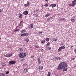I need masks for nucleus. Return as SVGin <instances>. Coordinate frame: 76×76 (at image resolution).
<instances>
[{"instance_id": "f257e3e1", "label": "nucleus", "mask_w": 76, "mask_h": 76, "mask_svg": "<svg viewBox=\"0 0 76 76\" xmlns=\"http://www.w3.org/2000/svg\"><path fill=\"white\" fill-rule=\"evenodd\" d=\"M67 63L65 62H61L60 64L58 67L57 68V70H63V71L66 72L67 70Z\"/></svg>"}, {"instance_id": "f03ea898", "label": "nucleus", "mask_w": 76, "mask_h": 76, "mask_svg": "<svg viewBox=\"0 0 76 76\" xmlns=\"http://www.w3.org/2000/svg\"><path fill=\"white\" fill-rule=\"evenodd\" d=\"M19 56L20 58H23L25 56H26V53H23L19 54Z\"/></svg>"}, {"instance_id": "7ed1b4c3", "label": "nucleus", "mask_w": 76, "mask_h": 76, "mask_svg": "<svg viewBox=\"0 0 76 76\" xmlns=\"http://www.w3.org/2000/svg\"><path fill=\"white\" fill-rule=\"evenodd\" d=\"M9 63L10 65H11V64H15V63H16V61H10Z\"/></svg>"}, {"instance_id": "20e7f679", "label": "nucleus", "mask_w": 76, "mask_h": 76, "mask_svg": "<svg viewBox=\"0 0 76 76\" xmlns=\"http://www.w3.org/2000/svg\"><path fill=\"white\" fill-rule=\"evenodd\" d=\"M12 54H6V55H4V56L7 57H12Z\"/></svg>"}, {"instance_id": "39448f33", "label": "nucleus", "mask_w": 76, "mask_h": 76, "mask_svg": "<svg viewBox=\"0 0 76 76\" xmlns=\"http://www.w3.org/2000/svg\"><path fill=\"white\" fill-rule=\"evenodd\" d=\"M30 5V4H29V2H27V4H24V6H25V7H27V6L29 7Z\"/></svg>"}, {"instance_id": "423d86ee", "label": "nucleus", "mask_w": 76, "mask_h": 76, "mask_svg": "<svg viewBox=\"0 0 76 76\" xmlns=\"http://www.w3.org/2000/svg\"><path fill=\"white\" fill-rule=\"evenodd\" d=\"M37 60L38 64H40L41 63V58L40 57L38 58Z\"/></svg>"}, {"instance_id": "0eeeda50", "label": "nucleus", "mask_w": 76, "mask_h": 76, "mask_svg": "<svg viewBox=\"0 0 76 76\" xmlns=\"http://www.w3.org/2000/svg\"><path fill=\"white\" fill-rule=\"evenodd\" d=\"M39 70H42L43 69V66H40L37 68Z\"/></svg>"}, {"instance_id": "6e6552de", "label": "nucleus", "mask_w": 76, "mask_h": 76, "mask_svg": "<svg viewBox=\"0 0 76 76\" xmlns=\"http://www.w3.org/2000/svg\"><path fill=\"white\" fill-rule=\"evenodd\" d=\"M18 52L19 53H22L23 51V49L20 48L18 49Z\"/></svg>"}, {"instance_id": "1a4fd4ad", "label": "nucleus", "mask_w": 76, "mask_h": 76, "mask_svg": "<svg viewBox=\"0 0 76 76\" xmlns=\"http://www.w3.org/2000/svg\"><path fill=\"white\" fill-rule=\"evenodd\" d=\"M23 14H24V15H27L28 14V11H25L23 13Z\"/></svg>"}, {"instance_id": "9d476101", "label": "nucleus", "mask_w": 76, "mask_h": 76, "mask_svg": "<svg viewBox=\"0 0 76 76\" xmlns=\"http://www.w3.org/2000/svg\"><path fill=\"white\" fill-rule=\"evenodd\" d=\"M76 3H75L73 4H69V6H75V5H76Z\"/></svg>"}, {"instance_id": "9b49d317", "label": "nucleus", "mask_w": 76, "mask_h": 76, "mask_svg": "<svg viewBox=\"0 0 76 76\" xmlns=\"http://www.w3.org/2000/svg\"><path fill=\"white\" fill-rule=\"evenodd\" d=\"M29 26V28H30V29H31V28H33V27L34 26V25L32 24H30Z\"/></svg>"}, {"instance_id": "f8f14e48", "label": "nucleus", "mask_w": 76, "mask_h": 76, "mask_svg": "<svg viewBox=\"0 0 76 76\" xmlns=\"http://www.w3.org/2000/svg\"><path fill=\"white\" fill-rule=\"evenodd\" d=\"M55 58L56 60H60L61 59V58H60L59 57H56Z\"/></svg>"}, {"instance_id": "ddd939ff", "label": "nucleus", "mask_w": 76, "mask_h": 76, "mask_svg": "<svg viewBox=\"0 0 76 76\" xmlns=\"http://www.w3.org/2000/svg\"><path fill=\"white\" fill-rule=\"evenodd\" d=\"M24 73H27V72H28V71L27 69L25 68L24 69Z\"/></svg>"}, {"instance_id": "4468645a", "label": "nucleus", "mask_w": 76, "mask_h": 76, "mask_svg": "<svg viewBox=\"0 0 76 76\" xmlns=\"http://www.w3.org/2000/svg\"><path fill=\"white\" fill-rule=\"evenodd\" d=\"M28 35H29V34L28 33H24V37H27V36H28Z\"/></svg>"}, {"instance_id": "2eb2a0df", "label": "nucleus", "mask_w": 76, "mask_h": 76, "mask_svg": "<svg viewBox=\"0 0 76 76\" xmlns=\"http://www.w3.org/2000/svg\"><path fill=\"white\" fill-rule=\"evenodd\" d=\"M60 49H61V50H63V49H64L65 48V47L64 46H61L60 47Z\"/></svg>"}, {"instance_id": "dca6fc26", "label": "nucleus", "mask_w": 76, "mask_h": 76, "mask_svg": "<svg viewBox=\"0 0 76 76\" xmlns=\"http://www.w3.org/2000/svg\"><path fill=\"white\" fill-rule=\"evenodd\" d=\"M2 67H3L4 66H6V64H4V63H2Z\"/></svg>"}, {"instance_id": "f3484780", "label": "nucleus", "mask_w": 76, "mask_h": 76, "mask_svg": "<svg viewBox=\"0 0 76 76\" xmlns=\"http://www.w3.org/2000/svg\"><path fill=\"white\" fill-rule=\"evenodd\" d=\"M51 6L53 7H54L55 6H56V4H51Z\"/></svg>"}, {"instance_id": "a211bd4d", "label": "nucleus", "mask_w": 76, "mask_h": 76, "mask_svg": "<svg viewBox=\"0 0 76 76\" xmlns=\"http://www.w3.org/2000/svg\"><path fill=\"white\" fill-rule=\"evenodd\" d=\"M19 17L20 18H22V14H21V13H19Z\"/></svg>"}, {"instance_id": "6ab92c4d", "label": "nucleus", "mask_w": 76, "mask_h": 76, "mask_svg": "<svg viewBox=\"0 0 76 76\" xmlns=\"http://www.w3.org/2000/svg\"><path fill=\"white\" fill-rule=\"evenodd\" d=\"M5 76V74L3 73H1L0 74V76Z\"/></svg>"}, {"instance_id": "aec40b11", "label": "nucleus", "mask_w": 76, "mask_h": 76, "mask_svg": "<svg viewBox=\"0 0 76 76\" xmlns=\"http://www.w3.org/2000/svg\"><path fill=\"white\" fill-rule=\"evenodd\" d=\"M50 15V14L48 13L47 14H46L45 15V17L46 18H47V17H48L49 16V15Z\"/></svg>"}, {"instance_id": "412c9836", "label": "nucleus", "mask_w": 76, "mask_h": 76, "mask_svg": "<svg viewBox=\"0 0 76 76\" xmlns=\"http://www.w3.org/2000/svg\"><path fill=\"white\" fill-rule=\"evenodd\" d=\"M20 29H16V30H15V31H14V32H18V31H20Z\"/></svg>"}, {"instance_id": "4be33fe9", "label": "nucleus", "mask_w": 76, "mask_h": 76, "mask_svg": "<svg viewBox=\"0 0 76 76\" xmlns=\"http://www.w3.org/2000/svg\"><path fill=\"white\" fill-rule=\"evenodd\" d=\"M41 43L44 44V43H45V40H44L43 41H41Z\"/></svg>"}, {"instance_id": "5701e85b", "label": "nucleus", "mask_w": 76, "mask_h": 76, "mask_svg": "<svg viewBox=\"0 0 76 76\" xmlns=\"http://www.w3.org/2000/svg\"><path fill=\"white\" fill-rule=\"evenodd\" d=\"M23 22V21H21L20 22V24L18 25V26H20L21 25V23H22Z\"/></svg>"}, {"instance_id": "b1692460", "label": "nucleus", "mask_w": 76, "mask_h": 76, "mask_svg": "<svg viewBox=\"0 0 76 76\" xmlns=\"http://www.w3.org/2000/svg\"><path fill=\"white\" fill-rule=\"evenodd\" d=\"M25 41H27V42H28L29 41V40L28 38H26L25 39Z\"/></svg>"}, {"instance_id": "393cba45", "label": "nucleus", "mask_w": 76, "mask_h": 76, "mask_svg": "<svg viewBox=\"0 0 76 76\" xmlns=\"http://www.w3.org/2000/svg\"><path fill=\"white\" fill-rule=\"evenodd\" d=\"M46 41H48L50 40V39H49V38H46Z\"/></svg>"}, {"instance_id": "a878e982", "label": "nucleus", "mask_w": 76, "mask_h": 76, "mask_svg": "<svg viewBox=\"0 0 76 76\" xmlns=\"http://www.w3.org/2000/svg\"><path fill=\"white\" fill-rule=\"evenodd\" d=\"M50 75H51V73L50 72H48V73L47 76H50Z\"/></svg>"}, {"instance_id": "bb28decb", "label": "nucleus", "mask_w": 76, "mask_h": 76, "mask_svg": "<svg viewBox=\"0 0 76 76\" xmlns=\"http://www.w3.org/2000/svg\"><path fill=\"white\" fill-rule=\"evenodd\" d=\"M26 32L25 30H23L21 31V33H24V32Z\"/></svg>"}, {"instance_id": "cd10ccee", "label": "nucleus", "mask_w": 76, "mask_h": 76, "mask_svg": "<svg viewBox=\"0 0 76 76\" xmlns=\"http://www.w3.org/2000/svg\"><path fill=\"white\" fill-rule=\"evenodd\" d=\"M21 37H25V33H23L21 34Z\"/></svg>"}, {"instance_id": "c85d7f7f", "label": "nucleus", "mask_w": 76, "mask_h": 76, "mask_svg": "<svg viewBox=\"0 0 76 76\" xmlns=\"http://www.w3.org/2000/svg\"><path fill=\"white\" fill-rule=\"evenodd\" d=\"M65 19L64 18H61L60 19V20H64Z\"/></svg>"}, {"instance_id": "c756f323", "label": "nucleus", "mask_w": 76, "mask_h": 76, "mask_svg": "<svg viewBox=\"0 0 76 76\" xmlns=\"http://www.w3.org/2000/svg\"><path fill=\"white\" fill-rule=\"evenodd\" d=\"M9 73H10V72L9 71H7L6 73V75L7 74H9Z\"/></svg>"}, {"instance_id": "7c9ffc66", "label": "nucleus", "mask_w": 76, "mask_h": 76, "mask_svg": "<svg viewBox=\"0 0 76 76\" xmlns=\"http://www.w3.org/2000/svg\"><path fill=\"white\" fill-rule=\"evenodd\" d=\"M52 17H50L49 18L47 19V21H48V20H50V19H52Z\"/></svg>"}, {"instance_id": "2f4dec72", "label": "nucleus", "mask_w": 76, "mask_h": 76, "mask_svg": "<svg viewBox=\"0 0 76 76\" xmlns=\"http://www.w3.org/2000/svg\"><path fill=\"white\" fill-rule=\"evenodd\" d=\"M53 40L54 41H57V39L54 38L53 39Z\"/></svg>"}, {"instance_id": "473e14b6", "label": "nucleus", "mask_w": 76, "mask_h": 76, "mask_svg": "<svg viewBox=\"0 0 76 76\" xmlns=\"http://www.w3.org/2000/svg\"><path fill=\"white\" fill-rule=\"evenodd\" d=\"M71 20L73 22H75V20H73L72 19H71Z\"/></svg>"}, {"instance_id": "72a5a7b5", "label": "nucleus", "mask_w": 76, "mask_h": 76, "mask_svg": "<svg viewBox=\"0 0 76 76\" xmlns=\"http://www.w3.org/2000/svg\"><path fill=\"white\" fill-rule=\"evenodd\" d=\"M24 60H25V59L23 58L20 60V61H24Z\"/></svg>"}, {"instance_id": "f704fd0d", "label": "nucleus", "mask_w": 76, "mask_h": 76, "mask_svg": "<svg viewBox=\"0 0 76 76\" xmlns=\"http://www.w3.org/2000/svg\"><path fill=\"white\" fill-rule=\"evenodd\" d=\"M50 43L49 42H48L47 44H46L47 46L48 45H50Z\"/></svg>"}, {"instance_id": "c9c22d12", "label": "nucleus", "mask_w": 76, "mask_h": 76, "mask_svg": "<svg viewBox=\"0 0 76 76\" xmlns=\"http://www.w3.org/2000/svg\"><path fill=\"white\" fill-rule=\"evenodd\" d=\"M51 49V47H48V50H50Z\"/></svg>"}, {"instance_id": "e433bc0d", "label": "nucleus", "mask_w": 76, "mask_h": 76, "mask_svg": "<svg viewBox=\"0 0 76 76\" xmlns=\"http://www.w3.org/2000/svg\"><path fill=\"white\" fill-rule=\"evenodd\" d=\"M44 6H46V7H47L48 6V4H46L45 5H44Z\"/></svg>"}, {"instance_id": "4c0bfd02", "label": "nucleus", "mask_w": 76, "mask_h": 76, "mask_svg": "<svg viewBox=\"0 0 76 76\" xmlns=\"http://www.w3.org/2000/svg\"><path fill=\"white\" fill-rule=\"evenodd\" d=\"M61 49H60V48H59V49L58 50V52H59V51H61Z\"/></svg>"}, {"instance_id": "58836bf2", "label": "nucleus", "mask_w": 76, "mask_h": 76, "mask_svg": "<svg viewBox=\"0 0 76 76\" xmlns=\"http://www.w3.org/2000/svg\"><path fill=\"white\" fill-rule=\"evenodd\" d=\"M76 0H75L74 1H73L72 2V3H75V2H76Z\"/></svg>"}, {"instance_id": "ea45409f", "label": "nucleus", "mask_w": 76, "mask_h": 76, "mask_svg": "<svg viewBox=\"0 0 76 76\" xmlns=\"http://www.w3.org/2000/svg\"><path fill=\"white\" fill-rule=\"evenodd\" d=\"M48 48H46L45 50H47V51L48 50Z\"/></svg>"}, {"instance_id": "a19ab883", "label": "nucleus", "mask_w": 76, "mask_h": 76, "mask_svg": "<svg viewBox=\"0 0 76 76\" xmlns=\"http://www.w3.org/2000/svg\"><path fill=\"white\" fill-rule=\"evenodd\" d=\"M2 12V10L1 9H0V13Z\"/></svg>"}, {"instance_id": "79ce46f5", "label": "nucleus", "mask_w": 76, "mask_h": 76, "mask_svg": "<svg viewBox=\"0 0 76 76\" xmlns=\"http://www.w3.org/2000/svg\"><path fill=\"white\" fill-rule=\"evenodd\" d=\"M34 56H32L31 57V58H34Z\"/></svg>"}, {"instance_id": "37998d69", "label": "nucleus", "mask_w": 76, "mask_h": 76, "mask_svg": "<svg viewBox=\"0 0 76 76\" xmlns=\"http://www.w3.org/2000/svg\"><path fill=\"white\" fill-rule=\"evenodd\" d=\"M36 48H38V46H36Z\"/></svg>"}, {"instance_id": "c03bdc74", "label": "nucleus", "mask_w": 76, "mask_h": 76, "mask_svg": "<svg viewBox=\"0 0 76 76\" xmlns=\"http://www.w3.org/2000/svg\"><path fill=\"white\" fill-rule=\"evenodd\" d=\"M34 13H35V12H35V11H34L33 12Z\"/></svg>"}, {"instance_id": "a18cd8bd", "label": "nucleus", "mask_w": 76, "mask_h": 76, "mask_svg": "<svg viewBox=\"0 0 76 76\" xmlns=\"http://www.w3.org/2000/svg\"><path fill=\"white\" fill-rule=\"evenodd\" d=\"M37 16H38V15H36V17H37Z\"/></svg>"}, {"instance_id": "49530a36", "label": "nucleus", "mask_w": 76, "mask_h": 76, "mask_svg": "<svg viewBox=\"0 0 76 76\" xmlns=\"http://www.w3.org/2000/svg\"><path fill=\"white\" fill-rule=\"evenodd\" d=\"M72 59L73 60H75V58H72Z\"/></svg>"}, {"instance_id": "de8ad7c7", "label": "nucleus", "mask_w": 76, "mask_h": 76, "mask_svg": "<svg viewBox=\"0 0 76 76\" xmlns=\"http://www.w3.org/2000/svg\"><path fill=\"white\" fill-rule=\"evenodd\" d=\"M42 32H39V34H42Z\"/></svg>"}, {"instance_id": "09e8293b", "label": "nucleus", "mask_w": 76, "mask_h": 76, "mask_svg": "<svg viewBox=\"0 0 76 76\" xmlns=\"http://www.w3.org/2000/svg\"><path fill=\"white\" fill-rule=\"evenodd\" d=\"M73 46L72 45L71 46V47H73Z\"/></svg>"}, {"instance_id": "8fccbe9b", "label": "nucleus", "mask_w": 76, "mask_h": 76, "mask_svg": "<svg viewBox=\"0 0 76 76\" xmlns=\"http://www.w3.org/2000/svg\"><path fill=\"white\" fill-rule=\"evenodd\" d=\"M37 11H39V10H38Z\"/></svg>"}, {"instance_id": "3c124183", "label": "nucleus", "mask_w": 76, "mask_h": 76, "mask_svg": "<svg viewBox=\"0 0 76 76\" xmlns=\"http://www.w3.org/2000/svg\"><path fill=\"white\" fill-rule=\"evenodd\" d=\"M1 39V38H0V39Z\"/></svg>"}, {"instance_id": "603ef678", "label": "nucleus", "mask_w": 76, "mask_h": 76, "mask_svg": "<svg viewBox=\"0 0 76 76\" xmlns=\"http://www.w3.org/2000/svg\"><path fill=\"white\" fill-rule=\"evenodd\" d=\"M0 69H1V68H0Z\"/></svg>"}]
</instances>
